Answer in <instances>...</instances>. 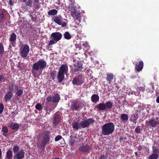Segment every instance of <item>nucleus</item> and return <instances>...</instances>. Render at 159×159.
Listing matches in <instances>:
<instances>
[{
  "mask_svg": "<svg viewBox=\"0 0 159 159\" xmlns=\"http://www.w3.org/2000/svg\"><path fill=\"white\" fill-rule=\"evenodd\" d=\"M115 130V125L113 123L110 122L104 124L102 128V133L104 135L112 134Z\"/></svg>",
  "mask_w": 159,
  "mask_h": 159,
  "instance_id": "1",
  "label": "nucleus"
},
{
  "mask_svg": "<svg viewBox=\"0 0 159 159\" xmlns=\"http://www.w3.org/2000/svg\"><path fill=\"white\" fill-rule=\"evenodd\" d=\"M68 71V66L66 64H63L60 67L57 76L59 83H61L65 78V74Z\"/></svg>",
  "mask_w": 159,
  "mask_h": 159,
  "instance_id": "2",
  "label": "nucleus"
},
{
  "mask_svg": "<svg viewBox=\"0 0 159 159\" xmlns=\"http://www.w3.org/2000/svg\"><path fill=\"white\" fill-rule=\"evenodd\" d=\"M47 65L46 62L43 60L40 59L37 62L34 63L32 66V72L34 74L35 71H37L39 69L43 70Z\"/></svg>",
  "mask_w": 159,
  "mask_h": 159,
  "instance_id": "3",
  "label": "nucleus"
},
{
  "mask_svg": "<svg viewBox=\"0 0 159 159\" xmlns=\"http://www.w3.org/2000/svg\"><path fill=\"white\" fill-rule=\"evenodd\" d=\"M50 132L48 131H45L43 135V138L40 144L41 148L44 149L46 145L49 143Z\"/></svg>",
  "mask_w": 159,
  "mask_h": 159,
  "instance_id": "4",
  "label": "nucleus"
},
{
  "mask_svg": "<svg viewBox=\"0 0 159 159\" xmlns=\"http://www.w3.org/2000/svg\"><path fill=\"white\" fill-rule=\"evenodd\" d=\"M84 81V78L82 75H79L75 76L72 81V83L74 85H80Z\"/></svg>",
  "mask_w": 159,
  "mask_h": 159,
  "instance_id": "5",
  "label": "nucleus"
},
{
  "mask_svg": "<svg viewBox=\"0 0 159 159\" xmlns=\"http://www.w3.org/2000/svg\"><path fill=\"white\" fill-rule=\"evenodd\" d=\"M62 18L61 16H56L53 17L52 20L56 23L59 25H61L62 27H66V23L63 22H62Z\"/></svg>",
  "mask_w": 159,
  "mask_h": 159,
  "instance_id": "6",
  "label": "nucleus"
},
{
  "mask_svg": "<svg viewBox=\"0 0 159 159\" xmlns=\"http://www.w3.org/2000/svg\"><path fill=\"white\" fill-rule=\"evenodd\" d=\"M29 46L27 44H25L22 49L20 51V56L23 58H25L28 56L30 52Z\"/></svg>",
  "mask_w": 159,
  "mask_h": 159,
  "instance_id": "7",
  "label": "nucleus"
},
{
  "mask_svg": "<svg viewBox=\"0 0 159 159\" xmlns=\"http://www.w3.org/2000/svg\"><path fill=\"white\" fill-rule=\"evenodd\" d=\"M95 122V120L92 118H89L87 120H85L81 122V127L84 128L89 126L90 124H93Z\"/></svg>",
  "mask_w": 159,
  "mask_h": 159,
  "instance_id": "8",
  "label": "nucleus"
},
{
  "mask_svg": "<svg viewBox=\"0 0 159 159\" xmlns=\"http://www.w3.org/2000/svg\"><path fill=\"white\" fill-rule=\"evenodd\" d=\"M82 108V107L80 106V103L77 101H75L71 103L70 106L71 110L78 111Z\"/></svg>",
  "mask_w": 159,
  "mask_h": 159,
  "instance_id": "9",
  "label": "nucleus"
},
{
  "mask_svg": "<svg viewBox=\"0 0 159 159\" xmlns=\"http://www.w3.org/2000/svg\"><path fill=\"white\" fill-rule=\"evenodd\" d=\"M75 72H81L83 69V65L80 61H77L74 64Z\"/></svg>",
  "mask_w": 159,
  "mask_h": 159,
  "instance_id": "10",
  "label": "nucleus"
},
{
  "mask_svg": "<svg viewBox=\"0 0 159 159\" xmlns=\"http://www.w3.org/2000/svg\"><path fill=\"white\" fill-rule=\"evenodd\" d=\"M51 37L52 39L58 42L61 39L62 34L59 32H53L51 34Z\"/></svg>",
  "mask_w": 159,
  "mask_h": 159,
  "instance_id": "11",
  "label": "nucleus"
},
{
  "mask_svg": "<svg viewBox=\"0 0 159 159\" xmlns=\"http://www.w3.org/2000/svg\"><path fill=\"white\" fill-rule=\"evenodd\" d=\"M25 153L23 149H22L13 156L14 159H23L25 157Z\"/></svg>",
  "mask_w": 159,
  "mask_h": 159,
  "instance_id": "12",
  "label": "nucleus"
},
{
  "mask_svg": "<svg viewBox=\"0 0 159 159\" xmlns=\"http://www.w3.org/2000/svg\"><path fill=\"white\" fill-rule=\"evenodd\" d=\"M158 124V122L155 120L154 119L146 121V124L147 125L151 126L152 127H155Z\"/></svg>",
  "mask_w": 159,
  "mask_h": 159,
  "instance_id": "13",
  "label": "nucleus"
},
{
  "mask_svg": "<svg viewBox=\"0 0 159 159\" xmlns=\"http://www.w3.org/2000/svg\"><path fill=\"white\" fill-rule=\"evenodd\" d=\"M16 35L14 33H12L10 35L9 41L11 42L12 46L14 47L16 45Z\"/></svg>",
  "mask_w": 159,
  "mask_h": 159,
  "instance_id": "14",
  "label": "nucleus"
},
{
  "mask_svg": "<svg viewBox=\"0 0 159 159\" xmlns=\"http://www.w3.org/2000/svg\"><path fill=\"white\" fill-rule=\"evenodd\" d=\"M61 120V117L58 114H56L53 117V123L56 125L59 123Z\"/></svg>",
  "mask_w": 159,
  "mask_h": 159,
  "instance_id": "15",
  "label": "nucleus"
},
{
  "mask_svg": "<svg viewBox=\"0 0 159 159\" xmlns=\"http://www.w3.org/2000/svg\"><path fill=\"white\" fill-rule=\"evenodd\" d=\"M8 126L12 130H18L19 125L16 123L11 122L8 124Z\"/></svg>",
  "mask_w": 159,
  "mask_h": 159,
  "instance_id": "16",
  "label": "nucleus"
},
{
  "mask_svg": "<svg viewBox=\"0 0 159 159\" xmlns=\"http://www.w3.org/2000/svg\"><path fill=\"white\" fill-rule=\"evenodd\" d=\"M143 67V62L142 61L139 62L138 64H136L135 68V70L139 72L142 70Z\"/></svg>",
  "mask_w": 159,
  "mask_h": 159,
  "instance_id": "17",
  "label": "nucleus"
},
{
  "mask_svg": "<svg viewBox=\"0 0 159 159\" xmlns=\"http://www.w3.org/2000/svg\"><path fill=\"white\" fill-rule=\"evenodd\" d=\"M18 85L15 84L13 83H11L8 86V89L9 91L11 92L14 91H16L18 89Z\"/></svg>",
  "mask_w": 159,
  "mask_h": 159,
  "instance_id": "18",
  "label": "nucleus"
},
{
  "mask_svg": "<svg viewBox=\"0 0 159 159\" xmlns=\"http://www.w3.org/2000/svg\"><path fill=\"white\" fill-rule=\"evenodd\" d=\"M89 149L90 148L89 146L87 144H82L79 148V150L80 151L84 152H87Z\"/></svg>",
  "mask_w": 159,
  "mask_h": 159,
  "instance_id": "19",
  "label": "nucleus"
},
{
  "mask_svg": "<svg viewBox=\"0 0 159 159\" xmlns=\"http://www.w3.org/2000/svg\"><path fill=\"white\" fill-rule=\"evenodd\" d=\"M13 93L12 92L10 91H8L5 95L4 99L6 101H7L11 99Z\"/></svg>",
  "mask_w": 159,
  "mask_h": 159,
  "instance_id": "20",
  "label": "nucleus"
},
{
  "mask_svg": "<svg viewBox=\"0 0 159 159\" xmlns=\"http://www.w3.org/2000/svg\"><path fill=\"white\" fill-rule=\"evenodd\" d=\"M72 16L76 20H80V14L77 10L71 12Z\"/></svg>",
  "mask_w": 159,
  "mask_h": 159,
  "instance_id": "21",
  "label": "nucleus"
},
{
  "mask_svg": "<svg viewBox=\"0 0 159 159\" xmlns=\"http://www.w3.org/2000/svg\"><path fill=\"white\" fill-rule=\"evenodd\" d=\"M95 107L98 108L99 110L104 111L107 110V109H106L105 103H100L96 106Z\"/></svg>",
  "mask_w": 159,
  "mask_h": 159,
  "instance_id": "22",
  "label": "nucleus"
},
{
  "mask_svg": "<svg viewBox=\"0 0 159 159\" xmlns=\"http://www.w3.org/2000/svg\"><path fill=\"white\" fill-rule=\"evenodd\" d=\"M120 119L124 123L126 122L128 120V116L127 114H122L120 116Z\"/></svg>",
  "mask_w": 159,
  "mask_h": 159,
  "instance_id": "23",
  "label": "nucleus"
},
{
  "mask_svg": "<svg viewBox=\"0 0 159 159\" xmlns=\"http://www.w3.org/2000/svg\"><path fill=\"white\" fill-rule=\"evenodd\" d=\"M99 100V96L96 94L93 95L91 97V100L93 102L96 103Z\"/></svg>",
  "mask_w": 159,
  "mask_h": 159,
  "instance_id": "24",
  "label": "nucleus"
},
{
  "mask_svg": "<svg viewBox=\"0 0 159 159\" xmlns=\"http://www.w3.org/2000/svg\"><path fill=\"white\" fill-rule=\"evenodd\" d=\"M13 157L12 152L10 150H8L6 152V159H12Z\"/></svg>",
  "mask_w": 159,
  "mask_h": 159,
  "instance_id": "25",
  "label": "nucleus"
},
{
  "mask_svg": "<svg viewBox=\"0 0 159 159\" xmlns=\"http://www.w3.org/2000/svg\"><path fill=\"white\" fill-rule=\"evenodd\" d=\"M58 11L55 9L50 10L48 12V14L49 16H55L57 14Z\"/></svg>",
  "mask_w": 159,
  "mask_h": 159,
  "instance_id": "26",
  "label": "nucleus"
},
{
  "mask_svg": "<svg viewBox=\"0 0 159 159\" xmlns=\"http://www.w3.org/2000/svg\"><path fill=\"white\" fill-rule=\"evenodd\" d=\"M113 77L114 76L113 74H107L106 80L109 84H111V81L113 79Z\"/></svg>",
  "mask_w": 159,
  "mask_h": 159,
  "instance_id": "27",
  "label": "nucleus"
},
{
  "mask_svg": "<svg viewBox=\"0 0 159 159\" xmlns=\"http://www.w3.org/2000/svg\"><path fill=\"white\" fill-rule=\"evenodd\" d=\"M23 2L25 3L26 6L30 7H32L33 2L32 0H22Z\"/></svg>",
  "mask_w": 159,
  "mask_h": 159,
  "instance_id": "28",
  "label": "nucleus"
},
{
  "mask_svg": "<svg viewBox=\"0 0 159 159\" xmlns=\"http://www.w3.org/2000/svg\"><path fill=\"white\" fill-rule=\"evenodd\" d=\"M72 125L74 129L77 130L80 127V125L78 122H73Z\"/></svg>",
  "mask_w": 159,
  "mask_h": 159,
  "instance_id": "29",
  "label": "nucleus"
},
{
  "mask_svg": "<svg viewBox=\"0 0 159 159\" xmlns=\"http://www.w3.org/2000/svg\"><path fill=\"white\" fill-rule=\"evenodd\" d=\"M106 109L107 110L112 108L113 105L112 102L110 101L107 102L105 103Z\"/></svg>",
  "mask_w": 159,
  "mask_h": 159,
  "instance_id": "30",
  "label": "nucleus"
},
{
  "mask_svg": "<svg viewBox=\"0 0 159 159\" xmlns=\"http://www.w3.org/2000/svg\"><path fill=\"white\" fill-rule=\"evenodd\" d=\"M60 99V97L59 95L57 94L53 97L52 101L54 102H57L59 101Z\"/></svg>",
  "mask_w": 159,
  "mask_h": 159,
  "instance_id": "31",
  "label": "nucleus"
},
{
  "mask_svg": "<svg viewBox=\"0 0 159 159\" xmlns=\"http://www.w3.org/2000/svg\"><path fill=\"white\" fill-rule=\"evenodd\" d=\"M6 15L4 11L0 13V22H2L3 21L4 19L5 18Z\"/></svg>",
  "mask_w": 159,
  "mask_h": 159,
  "instance_id": "32",
  "label": "nucleus"
},
{
  "mask_svg": "<svg viewBox=\"0 0 159 159\" xmlns=\"http://www.w3.org/2000/svg\"><path fill=\"white\" fill-rule=\"evenodd\" d=\"M19 149L20 147L17 145L13 147V150L14 155L16 154L19 152Z\"/></svg>",
  "mask_w": 159,
  "mask_h": 159,
  "instance_id": "33",
  "label": "nucleus"
},
{
  "mask_svg": "<svg viewBox=\"0 0 159 159\" xmlns=\"http://www.w3.org/2000/svg\"><path fill=\"white\" fill-rule=\"evenodd\" d=\"M69 9L70 10L71 12L73 11H75L76 10V8L75 6V3L73 4H70L69 6Z\"/></svg>",
  "mask_w": 159,
  "mask_h": 159,
  "instance_id": "34",
  "label": "nucleus"
},
{
  "mask_svg": "<svg viewBox=\"0 0 159 159\" xmlns=\"http://www.w3.org/2000/svg\"><path fill=\"white\" fill-rule=\"evenodd\" d=\"M159 156V155L152 153L151 155L149 156L148 159H157Z\"/></svg>",
  "mask_w": 159,
  "mask_h": 159,
  "instance_id": "35",
  "label": "nucleus"
},
{
  "mask_svg": "<svg viewBox=\"0 0 159 159\" xmlns=\"http://www.w3.org/2000/svg\"><path fill=\"white\" fill-rule=\"evenodd\" d=\"M64 36V38L66 39L69 40L71 38V36L68 32H65Z\"/></svg>",
  "mask_w": 159,
  "mask_h": 159,
  "instance_id": "36",
  "label": "nucleus"
},
{
  "mask_svg": "<svg viewBox=\"0 0 159 159\" xmlns=\"http://www.w3.org/2000/svg\"><path fill=\"white\" fill-rule=\"evenodd\" d=\"M16 91H17L16 92V95L17 96H21L23 93V90L21 89H17Z\"/></svg>",
  "mask_w": 159,
  "mask_h": 159,
  "instance_id": "37",
  "label": "nucleus"
},
{
  "mask_svg": "<svg viewBox=\"0 0 159 159\" xmlns=\"http://www.w3.org/2000/svg\"><path fill=\"white\" fill-rule=\"evenodd\" d=\"M4 47L2 43H0V54L2 55L4 52Z\"/></svg>",
  "mask_w": 159,
  "mask_h": 159,
  "instance_id": "38",
  "label": "nucleus"
},
{
  "mask_svg": "<svg viewBox=\"0 0 159 159\" xmlns=\"http://www.w3.org/2000/svg\"><path fill=\"white\" fill-rule=\"evenodd\" d=\"M5 74L3 73L2 74H0V83L4 82L6 79Z\"/></svg>",
  "mask_w": 159,
  "mask_h": 159,
  "instance_id": "39",
  "label": "nucleus"
},
{
  "mask_svg": "<svg viewBox=\"0 0 159 159\" xmlns=\"http://www.w3.org/2000/svg\"><path fill=\"white\" fill-rule=\"evenodd\" d=\"M76 137L71 138L69 141V144L70 145L73 146L74 143L75 142V139Z\"/></svg>",
  "mask_w": 159,
  "mask_h": 159,
  "instance_id": "40",
  "label": "nucleus"
},
{
  "mask_svg": "<svg viewBox=\"0 0 159 159\" xmlns=\"http://www.w3.org/2000/svg\"><path fill=\"white\" fill-rule=\"evenodd\" d=\"M153 154H155L159 155V149L157 148L154 146L152 147Z\"/></svg>",
  "mask_w": 159,
  "mask_h": 159,
  "instance_id": "41",
  "label": "nucleus"
},
{
  "mask_svg": "<svg viewBox=\"0 0 159 159\" xmlns=\"http://www.w3.org/2000/svg\"><path fill=\"white\" fill-rule=\"evenodd\" d=\"M35 107L36 109L39 111L41 110L42 109V105L40 103H37L35 105Z\"/></svg>",
  "mask_w": 159,
  "mask_h": 159,
  "instance_id": "42",
  "label": "nucleus"
},
{
  "mask_svg": "<svg viewBox=\"0 0 159 159\" xmlns=\"http://www.w3.org/2000/svg\"><path fill=\"white\" fill-rule=\"evenodd\" d=\"M57 42V41H56L55 40H54V39H52L49 41L48 45L49 46H52L54 44L56 43Z\"/></svg>",
  "mask_w": 159,
  "mask_h": 159,
  "instance_id": "43",
  "label": "nucleus"
},
{
  "mask_svg": "<svg viewBox=\"0 0 159 159\" xmlns=\"http://www.w3.org/2000/svg\"><path fill=\"white\" fill-rule=\"evenodd\" d=\"M2 131L4 133H7L8 132V129L7 126H2Z\"/></svg>",
  "mask_w": 159,
  "mask_h": 159,
  "instance_id": "44",
  "label": "nucleus"
},
{
  "mask_svg": "<svg viewBox=\"0 0 159 159\" xmlns=\"http://www.w3.org/2000/svg\"><path fill=\"white\" fill-rule=\"evenodd\" d=\"M33 6L35 9H39L40 8V5L38 3L34 2Z\"/></svg>",
  "mask_w": 159,
  "mask_h": 159,
  "instance_id": "45",
  "label": "nucleus"
},
{
  "mask_svg": "<svg viewBox=\"0 0 159 159\" xmlns=\"http://www.w3.org/2000/svg\"><path fill=\"white\" fill-rule=\"evenodd\" d=\"M56 74V71H53L50 73L51 77L52 80H54Z\"/></svg>",
  "mask_w": 159,
  "mask_h": 159,
  "instance_id": "46",
  "label": "nucleus"
},
{
  "mask_svg": "<svg viewBox=\"0 0 159 159\" xmlns=\"http://www.w3.org/2000/svg\"><path fill=\"white\" fill-rule=\"evenodd\" d=\"M138 89H137V92H138V93H139L140 91H141V90L142 92H143L145 89V86L142 87L140 86L139 87H138Z\"/></svg>",
  "mask_w": 159,
  "mask_h": 159,
  "instance_id": "47",
  "label": "nucleus"
},
{
  "mask_svg": "<svg viewBox=\"0 0 159 159\" xmlns=\"http://www.w3.org/2000/svg\"><path fill=\"white\" fill-rule=\"evenodd\" d=\"M137 119L138 117L135 116L134 115H132L131 121L135 123H136V120Z\"/></svg>",
  "mask_w": 159,
  "mask_h": 159,
  "instance_id": "48",
  "label": "nucleus"
},
{
  "mask_svg": "<svg viewBox=\"0 0 159 159\" xmlns=\"http://www.w3.org/2000/svg\"><path fill=\"white\" fill-rule=\"evenodd\" d=\"M49 103H46L45 105V109H44V110H46L47 111H49L50 112H51V111H52V110L51 108H49Z\"/></svg>",
  "mask_w": 159,
  "mask_h": 159,
  "instance_id": "49",
  "label": "nucleus"
},
{
  "mask_svg": "<svg viewBox=\"0 0 159 159\" xmlns=\"http://www.w3.org/2000/svg\"><path fill=\"white\" fill-rule=\"evenodd\" d=\"M135 132L137 134H139L141 132V129L140 126H138L135 129Z\"/></svg>",
  "mask_w": 159,
  "mask_h": 159,
  "instance_id": "50",
  "label": "nucleus"
},
{
  "mask_svg": "<svg viewBox=\"0 0 159 159\" xmlns=\"http://www.w3.org/2000/svg\"><path fill=\"white\" fill-rule=\"evenodd\" d=\"M62 138V137L60 135H58L56 136L55 138V141H57Z\"/></svg>",
  "mask_w": 159,
  "mask_h": 159,
  "instance_id": "51",
  "label": "nucleus"
},
{
  "mask_svg": "<svg viewBox=\"0 0 159 159\" xmlns=\"http://www.w3.org/2000/svg\"><path fill=\"white\" fill-rule=\"evenodd\" d=\"M4 106L2 103L0 104V114H1L3 112L4 109Z\"/></svg>",
  "mask_w": 159,
  "mask_h": 159,
  "instance_id": "52",
  "label": "nucleus"
},
{
  "mask_svg": "<svg viewBox=\"0 0 159 159\" xmlns=\"http://www.w3.org/2000/svg\"><path fill=\"white\" fill-rule=\"evenodd\" d=\"M82 46L85 47L86 48H90V46L89 45L88 43L86 42H83L82 43Z\"/></svg>",
  "mask_w": 159,
  "mask_h": 159,
  "instance_id": "53",
  "label": "nucleus"
},
{
  "mask_svg": "<svg viewBox=\"0 0 159 159\" xmlns=\"http://www.w3.org/2000/svg\"><path fill=\"white\" fill-rule=\"evenodd\" d=\"M30 17H31V19L33 21H34L35 20H37V17L36 15H35V16H33L31 15H30Z\"/></svg>",
  "mask_w": 159,
  "mask_h": 159,
  "instance_id": "54",
  "label": "nucleus"
},
{
  "mask_svg": "<svg viewBox=\"0 0 159 159\" xmlns=\"http://www.w3.org/2000/svg\"><path fill=\"white\" fill-rule=\"evenodd\" d=\"M46 100L48 102H51L52 100V98L51 96H48L46 98Z\"/></svg>",
  "mask_w": 159,
  "mask_h": 159,
  "instance_id": "55",
  "label": "nucleus"
},
{
  "mask_svg": "<svg viewBox=\"0 0 159 159\" xmlns=\"http://www.w3.org/2000/svg\"><path fill=\"white\" fill-rule=\"evenodd\" d=\"M7 25V23H6L5 24H2L1 25V28H6Z\"/></svg>",
  "mask_w": 159,
  "mask_h": 159,
  "instance_id": "56",
  "label": "nucleus"
},
{
  "mask_svg": "<svg viewBox=\"0 0 159 159\" xmlns=\"http://www.w3.org/2000/svg\"><path fill=\"white\" fill-rule=\"evenodd\" d=\"M9 4L11 6H12L13 4V3L12 0H9Z\"/></svg>",
  "mask_w": 159,
  "mask_h": 159,
  "instance_id": "57",
  "label": "nucleus"
},
{
  "mask_svg": "<svg viewBox=\"0 0 159 159\" xmlns=\"http://www.w3.org/2000/svg\"><path fill=\"white\" fill-rule=\"evenodd\" d=\"M105 156L104 155H101L99 159H104L105 158Z\"/></svg>",
  "mask_w": 159,
  "mask_h": 159,
  "instance_id": "58",
  "label": "nucleus"
},
{
  "mask_svg": "<svg viewBox=\"0 0 159 159\" xmlns=\"http://www.w3.org/2000/svg\"><path fill=\"white\" fill-rule=\"evenodd\" d=\"M69 1L71 2L70 4H73L75 3V0H69Z\"/></svg>",
  "mask_w": 159,
  "mask_h": 159,
  "instance_id": "59",
  "label": "nucleus"
},
{
  "mask_svg": "<svg viewBox=\"0 0 159 159\" xmlns=\"http://www.w3.org/2000/svg\"><path fill=\"white\" fill-rule=\"evenodd\" d=\"M156 102H157L159 103V96H158L157 98Z\"/></svg>",
  "mask_w": 159,
  "mask_h": 159,
  "instance_id": "60",
  "label": "nucleus"
},
{
  "mask_svg": "<svg viewBox=\"0 0 159 159\" xmlns=\"http://www.w3.org/2000/svg\"><path fill=\"white\" fill-rule=\"evenodd\" d=\"M123 103L125 105H127L128 104V102L126 100H125L123 102Z\"/></svg>",
  "mask_w": 159,
  "mask_h": 159,
  "instance_id": "61",
  "label": "nucleus"
},
{
  "mask_svg": "<svg viewBox=\"0 0 159 159\" xmlns=\"http://www.w3.org/2000/svg\"><path fill=\"white\" fill-rule=\"evenodd\" d=\"M39 2V0H34V3H38Z\"/></svg>",
  "mask_w": 159,
  "mask_h": 159,
  "instance_id": "62",
  "label": "nucleus"
},
{
  "mask_svg": "<svg viewBox=\"0 0 159 159\" xmlns=\"http://www.w3.org/2000/svg\"><path fill=\"white\" fill-rule=\"evenodd\" d=\"M57 1H58V3H57L58 5H60V4H59V3L60 4V0H57Z\"/></svg>",
  "mask_w": 159,
  "mask_h": 159,
  "instance_id": "63",
  "label": "nucleus"
},
{
  "mask_svg": "<svg viewBox=\"0 0 159 159\" xmlns=\"http://www.w3.org/2000/svg\"><path fill=\"white\" fill-rule=\"evenodd\" d=\"M52 159H59V158H52Z\"/></svg>",
  "mask_w": 159,
  "mask_h": 159,
  "instance_id": "64",
  "label": "nucleus"
}]
</instances>
